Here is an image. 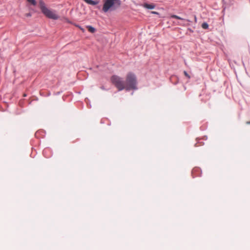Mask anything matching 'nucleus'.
<instances>
[{
	"label": "nucleus",
	"mask_w": 250,
	"mask_h": 250,
	"mask_svg": "<svg viewBox=\"0 0 250 250\" xmlns=\"http://www.w3.org/2000/svg\"><path fill=\"white\" fill-rule=\"evenodd\" d=\"M39 6L42 12L47 18L57 20L60 18L57 11L47 8L42 0H40Z\"/></svg>",
	"instance_id": "nucleus-1"
},
{
	"label": "nucleus",
	"mask_w": 250,
	"mask_h": 250,
	"mask_svg": "<svg viewBox=\"0 0 250 250\" xmlns=\"http://www.w3.org/2000/svg\"><path fill=\"white\" fill-rule=\"evenodd\" d=\"M125 82V89L126 90H134L137 89V80L135 75L129 72L126 74Z\"/></svg>",
	"instance_id": "nucleus-2"
},
{
	"label": "nucleus",
	"mask_w": 250,
	"mask_h": 250,
	"mask_svg": "<svg viewBox=\"0 0 250 250\" xmlns=\"http://www.w3.org/2000/svg\"><path fill=\"white\" fill-rule=\"evenodd\" d=\"M103 10L104 12H107L114 7H119L121 5L120 0H103Z\"/></svg>",
	"instance_id": "nucleus-3"
},
{
	"label": "nucleus",
	"mask_w": 250,
	"mask_h": 250,
	"mask_svg": "<svg viewBox=\"0 0 250 250\" xmlns=\"http://www.w3.org/2000/svg\"><path fill=\"white\" fill-rule=\"evenodd\" d=\"M111 81L119 91L125 89V82L121 77L114 75L111 77Z\"/></svg>",
	"instance_id": "nucleus-4"
},
{
	"label": "nucleus",
	"mask_w": 250,
	"mask_h": 250,
	"mask_svg": "<svg viewBox=\"0 0 250 250\" xmlns=\"http://www.w3.org/2000/svg\"><path fill=\"white\" fill-rule=\"evenodd\" d=\"M143 6L147 9H153L155 8V5L154 4L151 3V4H148V3H144L143 4Z\"/></svg>",
	"instance_id": "nucleus-5"
},
{
	"label": "nucleus",
	"mask_w": 250,
	"mask_h": 250,
	"mask_svg": "<svg viewBox=\"0 0 250 250\" xmlns=\"http://www.w3.org/2000/svg\"><path fill=\"white\" fill-rule=\"evenodd\" d=\"M84 1L87 4L92 5H97L99 3V1L98 0H84Z\"/></svg>",
	"instance_id": "nucleus-6"
},
{
	"label": "nucleus",
	"mask_w": 250,
	"mask_h": 250,
	"mask_svg": "<svg viewBox=\"0 0 250 250\" xmlns=\"http://www.w3.org/2000/svg\"><path fill=\"white\" fill-rule=\"evenodd\" d=\"M86 28L88 29V31L90 32L93 33L95 32L96 29L95 28L91 26L88 25L86 26Z\"/></svg>",
	"instance_id": "nucleus-7"
},
{
	"label": "nucleus",
	"mask_w": 250,
	"mask_h": 250,
	"mask_svg": "<svg viewBox=\"0 0 250 250\" xmlns=\"http://www.w3.org/2000/svg\"><path fill=\"white\" fill-rule=\"evenodd\" d=\"M171 18H175V19H178V20H185V19H183L177 15H172L170 17Z\"/></svg>",
	"instance_id": "nucleus-8"
},
{
	"label": "nucleus",
	"mask_w": 250,
	"mask_h": 250,
	"mask_svg": "<svg viewBox=\"0 0 250 250\" xmlns=\"http://www.w3.org/2000/svg\"><path fill=\"white\" fill-rule=\"evenodd\" d=\"M27 1L33 5H36L37 4L35 0H27Z\"/></svg>",
	"instance_id": "nucleus-9"
},
{
	"label": "nucleus",
	"mask_w": 250,
	"mask_h": 250,
	"mask_svg": "<svg viewBox=\"0 0 250 250\" xmlns=\"http://www.w3.org/2000/svg\"><path fill=\"white\" fill-rule=\"evenodd\" d=\"M202 27L204 29H207L208 27V25L206 22H204L202 24Z\"/></svg>",
	"instance_id": "nucleus-10"
},
{
	"label": "nucleus",
	"mask_w": 250,
	"mask_h": 250,
	"mask_svg": "<svg viewBox=\"0 0 250 250\" xmlns=\"http://www.w3.org/2000/svg\"><path fill=\"white\" fill-rule=\"evenodd\" d=\"M184 74L185 75V76H186L188 79L190 78V76L188 74V73L186 71H184Z\"/></svg>",
	"instance_id": "nucleus-11"
},
{
	"label": "nucleus",
	"mask_w": 250,
	"mask_h": 250,
	"mask_svg": "<svg viewBox=\"0 0 250 250\" xmlns=\"http://www.w3.org/2000/svg\"><path fill=\"white\" fill-rule=\"evenodd\" d=\"M78 27H79V28L80 29V30L83 32H84V29L82 28V27H81L80 26H78Z\"/></svg>",
	"instance_id": "nucleus-12"
},
{
	"label": "nucleus",
	"mask_w": 250,
	"mask_h": 250,
	"mask_svg": "<svg viewBox=\"0 0 250 250\" xmlns=\"http://www.w3.org/2000/svg\"><path fill=\"white\" fill-rule=\"evenodd\" d=\"M151 13L154 14H159L157 12H155V11H152Z\"/></svg>",
	"instance_id": "nucleus-13"
},
{
	"label": "nucleus",
	"mask_w": 250,
	"mask_h": 250,
	"mask_svg": "<svg viewBox=\"0 0 250 250\" xmlns=\"http://www.w3.org/2000/svg\"><path fill=\"white\" fill-rule=\"evenodd\" d=\"M246 124H247V125H250V121L247 122H246Z\"/></svg>",
	"instance_id": "nucleus-14"
},
{
	"label": "nucleus",
	"mask_w": 250,
	"mask_h": 250,
	"mask_svg": "<svg viewBox=\"0 0 250 250\" xmlns=\"http://www.w3.org/2000/svg\"><path fill=\"white\" fill-rule=\"evenodd\" d=\"M178 24H179V25H184V24H181V23H178Z\"/></svg>",
	"instance_id": "nucleus-15"
},
{
	"label": "nucleus",
	"mask_w": 250,
	"mask_h": 250,
	"mask_svg": "<svg viewBox=\"0 0 250 250\" xmlns=\"http://www.w3.org/2000/svg\"><path fill=\"white\" fill-rule=\"evenodd\" d=\"M26 96V94L23 95V96H24V97H25Z\"/></svg>",
	"instance_id": "nucleus-16"
}]
</instances>
